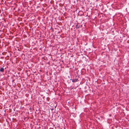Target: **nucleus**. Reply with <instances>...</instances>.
Masks as SVG:
<instances>
[{
  "instance_id": "obj_4",
  "label": "nucleus",
  "mask_w": 129,
  "mask_h": 129,
  "mask_svg": "<svg viewBox=\"0 0 129 129\" xmlns=\"http://www.w3.org/2000/svg\"><path fill=\"white\" fill-rule=\"evenodd\" d=\"M80 25V27H81L82 26V25Z\"/></svg>"
},
{
  "instance_id": "obj_3",
  "label": "nucleus",
  "mask_w": 129,
  "mask_h": 129,
  "mask_svg": "<svg viewBox=\"0 0 129 129\" xmlns=\"http://www.w3.org/2000/svg\"><path fill=\"white\" fill-rule=\"evenodd\" d=\"M4 71V68L3 67L1 68V69H0V72H3Z\"/></svg>"
},
{
  "instance_id": "obj_1",
  "label": "nucleus",
  "mask_w": 129,
  "mask_h": 129,
  "mask_svg": "<svg viewBox=\"0 0 129 129\" xmlns=\"http://www.w3.org/2000/svg\"><path fill=\"white\" fill-rule=\"evenodd\" d=\"M80 27V25L79 23H77L76 25V28H79Z\"/></svg>"
},
{
  "instance_id": "obj_5",
  "label": "nucleus",
  "mask_w": 129,
  "mask_h": 129,
  "mask_svg": "<svg viewBox=\"0 0 129 129\" xmlns=\"http://www.w3.org/2000/svg\"><path fill=\"white\" fill-rule=\"evenodd\" d=\"M51 110H53V109H51Z\"/></svg>"
},
{
  "instance_id": "obj_6",
  "label": "nucleus",
  "mask_w": 129,
  "mask_h": 129,
  "mask_svg": "<svg viewBox=\"0 0 129 129\" xmlns=\"http://www.w3.org/2000/svg\"><path fill=\"white\" fill-rule=\"evenodd\" d=\"M77 77L76 76V77H75L76 78Z\"/></svg>"
},
{
  "instance_id": "obj_2",
  "label": "nucleus",
  "mask_w": 129,
  "mask_h": 129,
  "mask_svg": "<svg viewBox=\"0 0 129 129\" xmlns=\"http://www.w3.org/2000/svg\"><path fill=\"white\" fill-rule=\"evenodd\" d=\"M78 80V79L75 78V79H73L72 81L73 82H77Z\"/></svg>"
}]
</instances>
